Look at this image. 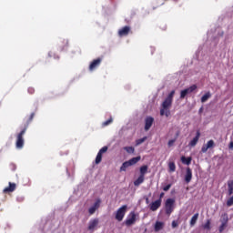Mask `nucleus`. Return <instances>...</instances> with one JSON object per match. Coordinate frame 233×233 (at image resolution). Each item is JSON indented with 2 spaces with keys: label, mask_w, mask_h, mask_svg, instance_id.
<instances>
[{
  "label": "nucleus",
  "mask_w": 233,
  "mask_h": 233,
  "mask_svg": "<svg viewBox=\"0 0 233 233\" xmlns=\"http://www.w3.org/2000/svg\"><path fill=\"white\" fill-rule=\"evenodd\" d=\"M35 116V113H32L30 115V116L25 120L24 128L21 130V132L16 137V143H15L16 148L21 149V148H23V147H25V138L23 137V136H25V134H26V129L28 128V125H30L32 123Z\"/></svg>",
  "instance_id": "nucleus-1"
},
{
  "label": "nucleus",
  "mask_w": 233,
  "mask_h": 233,
  "mask_svg": "<svg viewBox=\"0 0 233 233\" xmlns=\"http://www.w3.org/2000/svg\"><path fill=\"white\" fill-rule=\"evenodd\" d=\"M171 106H172V100L166 98L162 103V108L160 109V116H166V117H168L170 116Z\"/></svg>",
  "instance_id": "nucleus-2"
},
{
  "label": "nucleus",
  "mask_w": 233,
  "mask_h": 233,
  "mask_svg": "<svg viewBox=\"0 0 233 233\" xmlns=\"http://www.w3.org/2000/svg\"><path fill=\"white\" fill-rule=\"evenodd\" d=\"M176 203V199L174 198H167L165 202V210L167 216H170L172 212H174V205Z\"/></svg>",
  "instance_id": "nucleus-3"
},
{
  "label": "nucleus",
  "mask_w": 233,
  "mask_h": 233,
  "mask_svg": "<svg viewBox=\"0 0 233 233\" xmlns=\"http://www.w3.org/2000/svg\"><path fill=\"white\" fill-rule=\"evenodd\" d=\"M127 206L124 205L117 209L115 216L116 221H121L125 218V214H127Z\"/></svg>",
  "instance_id": "nucleus-4"
},
{
  "label": "nucleus",
  "mask_w": 233,
  "mask_h": 233,
  "mask_svg": "<svg viewBox=\"0 0 233 233\" xmlns=\"http://www.w3.org/2000/svg\"><path fill=\"white\" fill-rule=\"evenodd\" d=\"M137 221L136 212L132 211L129 213L127 218L125 220L126 227H132Z\"/></svg>",
  "instance_id": "nucleus-5"
},
{
  "label": "nucleus",
  "mask_w": 233,
  "mask_h": 233,
  "mask_svg": "<svg viewBox=\"0 0 233 233\" xmlns=\"http://www.w3.org/2000/svg\"><path fill=\"white\" fill-rule=\"evenodd\" d=\"M197 89H198V86L193 85V86L182 90L180 92V99H185V97H187V94H192V92H194V90H197Z\"/></svg>",
  "instance_id": "nucleus-6"
},
{
  "label": "nucleus",
  "mask_w": 233,
  "mask_h": 233,
  "mask_svg": "<svg viewBox=\"0 0 233 233\" xmlns=\"http://www.w3.org/2000/svg\"><path fill=\"white\" fill-rule=\"evenodd\" d=\"M108 151V147L105 146L103 147L97 153L95 163L96 165H99V163H101V161L103 160V154H105V152Z\"/></svg>",
  "instance_id": "nucleus-7"
},
{
  "label": "nucleus",
  "mask_w": 233,
  "mask_h": 233,
  "mask_svg": "<svg viewBox=\"0 0 233 233\" xmlns=\"http://www.w3.org/2000/svg\"><path fill=\"white\" fill-rule=\"evenodd\" d=\"M103 61V58H96V59H94L90 65H89V71L90 72H94V70H96V68H98V66L101 65Z\"/></svg>",
  "instance_id": "nucleus-8"
},
{
  "label": "nucleus",
  "mask_w": 233,
  "mask_h": 233,
  "mask_svg": "<svg viewBox=\"0 0 233 233\" xmlns=\"http://www.w3.org/2000/svg\"><path fill=\"white\" fill-rule=\"evenodd\" d=\"M130 30L131 28L128 25L122 27L121 29L118 30L119 37H127V35L130 34Z\"/></svg>",
  "instance_id": "nucleus-9"
},
{
  "label": "nucleus",
  "mask_w": 233,
  "mask_h": 233,
  "mask_svg": "<svg viewBox=\"0 0 233 233\" xmlns=\"http://www.w3.org/2000/svg\"><path fill=\"white\" fill-rule=\"evenodd\" d=\"M101 206V200L100 199H97L94 205L89 208L88 209V213L90 214V216L96 214V210H97V208H99V207Z\"/></svg>",
  "instance_id": "nucleus-10"
},
{
  "label": "nucleus",
  "mask_w": 233,
  "mask_h": 233,
  "mask_svg": "<svg viewBox=\"0 0 233 233\" xmlns=\"http://www.w3.org/2000/svg\"><path fill=\"white\" fill-rule=\"evenodd\" d=\"M152 125H154V117L147 116L145 119V130H146V132H148V129L152 128Z\"/></svg>",
  "instance_id": "nucleus-11"
},
{
  "label": "nucleus",
  "mask_w": 233,
  "mask_h": 233,
  "mask_svg": "<svg viewBox=\"0 0 233 233\" xmlns=\"http://www.w3.org/2000/svg\"><path fill=\"white\" fill-rule=\"evenodd\" d=\"M214 140L208 141L207 145H204L201 147L202 154H207L208 148H214Z\"/></svg>",
  "instance_id": "nucleus-12"
},
{
  "label": "nucleus",
  "mask_w": 233,
  "mask_h": 233,
  "mask_svg": "<svg viewBox=\"0 0 233 233\" xmlns=\"http://www.w3.org/2000/svg\"><path fill=\"white\" fill-rule=\"evenodd\" d=\"M99 225V218H94L89 221L88 230H96V227Z\"/></svg>",
  "instance_id": "nucleus-13"
},
{
  "label": "nucleus",
  "mask_w": 233,
  "mask_h": 233,
  "mask_svg": "<svg viewBox=\"0 0 233 233\" xmlns=\"http://www.w3.org/2000/svg\"><path fill=\"white\" fill-rule=\"evenodd\" d=\"M159 207H161V199H157L150 204L149 208L152 210V212H156Z\"/></svg>",
  "instance_id": "nucleus-14"
},
{
  "label": "nucleus",
  "mask_w": 233,
  "mask_h": 233,
  "mask_svg": "<svg viewBox=\"0 0 233 233\" xmlns=\"http://www.w3.org/2000/svg\"><path fill=\"white\" fill-rule=\"evenodd\" d=\"M16 185L15 183L9 182V186L4 188V194H10V192H14L15 190Z\"/></svg>",
  "instance_id": "nucleus-15"
},
{
  "label": "nucleus",
  "mask_w": 233,
  "mask_h": 233,
  "mask_svg": "<svg viewBox=\"0 0 233 233\" xmlns=\"http://www.w3.org/2000/svg\"><path fill=\"white\" fill-rule=\"evenodd\" d=\"M199 137H201V133L197 131L196 137L189 142V147H196L198 142L199 141Z\"/></svg>",
  "instance_id": "nucleus-16"
},
{
  "label": "nucleus",
  "mask_w": 233,
  "mask_h": 233,
  "mask_svg": "<svg viewBox=\"0 0 233 233\" xmlns=\"http://www.w3.org/2000/svg\"><path fill=\"white\" fill-rule=\"evenodd\" d=\"M185 181L186 183L192 181V169L190 167H187L186 169Z\"/></svg>",
  "instance_id": "nucleus-17"
},
{
  "label": "nucleus",
  "mask_w": 233,
  "mask_h": 233,
  "mask_svg": "<svg viewBox=\"0 0 233 233\" xmlns=\"http://www.w3.org/2000/svg\"><path fill=\"white\" fill-rule=\"evenodd\" d=\"M155 232H159V230H163V228H165V222H161V221H157L155 223Z\"/></svg>",
  "instance_id": "nucleus-18"
},
{
  "label": "nucleus",
  "mask_w": 233,
  "mask_h": 233,
  "mask_svg": "<svg viewBox=\"0 0 233 233\" xmlns=\"http://www.w3.org/2000/svg\"><path fill=\"white\" fill-rule=\"evenodd\" d=\"M139 161H141V156L138 157H135L129 160H127V163L129 164L130 167L139 163Z\"/></svg>",
  "instance_id": "nucleus-19"
},
{
  "label": "nucleus",
  "mask_w": 233,
  "mask_h": 233,
  "mask_svg": "<svg viewBox=\"0 0 233 233\" xmlns=\"http://www.w3.org/2000/svg\"><path fill=\"white\" fill-rule=\"evenodd\" d=\"M228 196L233 194V178L228 180Z\"/></svg>",
  "instance_id": "nucleus-20"
},
{
  "label": "nucleus",
  "mask_w": 233,
  "mask_h": 233,
  "mask_svg": "<svg viewBox=\"0 0 233 233\" xmlns=\"http://www.w3.org/2000/svg\"><path fill=\"white\" fill-rule=\"evenodd\" d=\"M220 223L222 225H228V214L224 213L221 215Z\"/></svg>",
  "instance_id": "nucleus-21"
},
{
  "label": "nucleus",
  "mask_w": 233,
  "mask_h": 233,
  "mask_svg": "<svg viewBox=\"0 0 233 233\" xmlns=\"http://www.w3.org/2000/svg\"><path fill=\"white\" fill-rule=\"evenodd\" d=\"M145 181V177L139 175V177L134 181L135 187H139Z\"/></svg>",
  "instance_id": "nucleus-22"
},
{
  "label": "nucleus",
  "mask_w": 233,
  "mask_h": 233,
  "mask_svg": "<svg viewBox=\"0 0 233 233\" xmlns=\"http://www.w3.org/2000/svg\"><path fill=\"white\" fill-rule=\"evenodd\" d=\"M180 159L183 165H190V163H192V157H186L185 156H183Z\"/></svg>",
  "instance_id": "nucleus-23"
},
{
  "label": "nucleus",
  "mask_w": 233,
  "mask_h": 233,
  "mask_svg": "<svg viewBox=\"0 0 233 233\" xmlns=\"http://www.w3.org/2000/svg\"><path fill=\"white\" fill-rule=\"evenodd\" d=\"M199 218V213H196L190 220V227H194V225H196V223H198V218Z\"/></svg>",
  "instance_id": "nucleus-24"
},
{
  "label": "nucleus",
  "mask_w": 233,
  "mask_h": 233,
  "mask_svg": "<svg viewBox=\"0 0 233 233\" xmlns=\"http://www.w3.org/2000/svg\"><path fill=\"white\" fill-rule=\"evenodd\" d=\"M179 134H180V132L179 131H177V133H176V137L174 138V139H171V140H169L168 141V143H167V147H174V144L176 143V140L177 139V137H179Z\"/></svg>",
  "instance_id": "nucleus-25"
},
{
  "label": "nucleus",
  "mask_w": 233,
  "mask_h": 233,
  "mask_svg": "<svg viewBox=\"0 0 233 233\" xmlns=\"http://www.w3.org/2000/svg\"><path fill=\"white\" fill-rule=\"evenodd\" d=\"M211 96H212V95L210 94V92L206 93V94L201 97V103H207V101H208V99H210Z\"/></svg>",
  "instance_id": "nucleus-26"
},
{
  "label": "nucleus",
  "mask_w": 233,
  "mask_h": 233,
  "mask_svg": "<svg viewBox=\"0 0 233 233\" xmlns=\"http://www.w3.org/2000/svg\"><path fill=\"white\" fill-rule=\"evenodd\" d=\"M147 172H148V166L145 165V166L140 167V176L145 177V175L147 174Z\"/></svg>",
  "instance_id": "nucleus-27"
},
{
  "label": "nucleus",
  "mask_w": 233,
  "mask_h": 233,
  "mask_svg": "<svg viewBox=\"0 0 233 233\" xmlns=\"http://www.w3.org/2000/svg\"><path fill=\"white\" fill-rule=\"evenodd\" d=\"M128 167H130V164L128 163V161L124 162L120 167V172H127V169L128 168Z\"/></svg>",
  "instance_id": "nucleus-28"
},
{
  "label": "nucleus",
  "mask_w": 233,
  "mask_h": 233,
  "mask_svg": "<svg viewBox=\"0 0 233 233\" xmlns=\"http://www.w3.org/2000/svg\"><path fill=\"white\" fill-rule=\"evenodd\" d=\"M168 172H176V163L175 162L168 163Z\"/></svg>",
  "instance_id": "nucleus-29"
},
{
  "label": "nucleus",
  "mask_w": 233,
  "mask_h": 233,
  "mask_svg": "<svg viewBox=\"0 0 233 233\" xmlns=\"http://www.w3.org/2000/svg\"><path fill=\"white\" fill-rule=\"evenodd\" d=\"M146 139H147V137H144L142 138L137 139L136 140V147H139V145H143V143H145Z\"/></svg>",
  "instance_id": "nucleus-30"
},
{
  "label": "nucleus",
  "mask_w": 233,
  "mask_h": 233,
  "mask_svg": "<svg viewBox=\"0 0 233 233\" xmlns=\"http://www.w3.org/2000/svg\"><path fill=\"white\" fill-rule=\"evenodd\" d=\"M124 150H126L127 154H134V152H136V149L134 148V147H124Z\"/></svg>",
  "instance_id": "nucleus-31"
},
{
  "label": "nucleus",
  "mask_w": 233,
  "mask_h": 233,
  "mask_svg": "<svg viewBox=\"0 0 233 233\" xmlns=\"http://www.w3.org/2000/svg\"><path fill=\"white\" fill-rule=\"evenodd\" d=\"M205 230H210V219H208L207 222L203 225Z\"/></svg>",
  "instance_id": "nucleus-32"
},
{
  "label": "nucleus",
  "mask_w": 233,
  "mask_h": 233,
  "mask_svg": "<svg viewBox=\"0 0 233 233\" xmlns=\"http://www.w3.org/2000/svg\"><path fill=\"white\" fill-rule=\"evenodd\" d=\"M113 121H114V119L112 117H110L108 120L102 123V127H108V125H110Z\"/></svg>",
  "instance_id": "nucleus-33"
},
{
  "label": "nucleus",
  "mask_w": 233,
  "mask_h": 233,
  "mask_svg": "<svg viewBox=\"0 0 233 233\" xmlns=\"http://www.w3.org/2000/svg\"><path fill=\"white\" fill-rule=\"evenodd\" d=\"M174 94H176V91H171L169 95L167 96V99H169L170 101H173L174 99Z\"/></svg>",
  "instance_id": "nucleus-34"
},
{
  "label": "nucleus",
  "mask_w": 233,
  "mask_h": 233,
  "mask_svg": "<svg viewBox=\"0 0 233 233\" xmlns=\"http://www.w3.org/2000/svg\"><path fill=\"white\" fill-rule=\"evenodd\" d=\"M171 227L172 228H177V227H179V222H177V220H173L171 223Z\"/></svg>",
  "instance_id": "nucleus-35"
},
{
  "label": "nucleus",
  "mask_w": 233,
  "mask_h": 233,
  "mask_svg": "<svg viewBox=\"0 0 233 233\" xmlns=\"http://www.w3.org/2000/svg\"><path fill=\"white\" fill-rule=\"evenodd\" d=\"M233 206V196L227 200V207Z\"/></svg>",
  "instance_id": "nucleus-36"
},
{
  "label": "nucleus",
  "mask_w": 233,
  "mask_h": 233,
  "mask_svg": "<svg viewBox=\"0 0 233 233\" xmlns=\"http://www.w3.org/2000/svg\"><path fill=\"white\" fill-rule=\"evenodd\" d=\"M228 225L227 224H221L218 228V231L221 233L225 228H227Z\"/></svg>",
  "instance_id": "nucleus-37"
},
{
  "label": "nucleus",
  "mask_w": 233,
  "mask_h": 233,
  "mask_svg": "<svg viewBox=\"0 0 233 233\" xmlns=\"http://www.w3.org/2000/svg\"><path fill=\"white\" fill-rule=\"evenodd\" d=\"M172 187V184H167L166 187H163L164 192H168Z\"/></svg>",
  "instance_id": "nucleus-38"
},
{
  "label": "nucleus",
  "mask_w": 233,
  "mask_h": 233,
  "mask_svg": "<svg viewBox=\"0 0 233 233\" xmlns=\"http://www.w3.org/2000/svg\"><path fill=\"white\" fill-rule=\"evenodd\" d=\"M35 92V89H34V87H29L28 88V93L29 94H34Z\"/></svg>",
  "instance_id": "nucleus-39"
},
{
  "label": "nucleus",
  "mask_w": 233,
  "mask_h": 233,
  "mask_svg": "<svg viewBox=\"0 0 233 233\" xmlns=\"http://www.w3.org/2000/svg\"><path fill=\"white\" fill-rule=\"evenodd\" d=\"M164 197H165V193L162 192V193H160L158 199H160V201H162Z\"/></svg>",
  "instance_id": "nucleus-40"
},
{
  "label": "nucleus",
  "mask_w": 233,
  "mask_h": 233,
  "mask_svg": "<svg viewBox=\"0 0 233 233\" xmlns=\"http://www.w3.org/2000/svg\"><path fill=\"white\" fill-rule=\"evenodd\" d=\"M66 46H68V40H64Z\"/></svg>",
  "instance_id": "nucleus-41"
},
{
  "label": "nucleus",
  "mask_w": 233,
  "mask_h": 233,
  "mask_svg": "<svg viewBox=\"0 0 233 233\" xmlns=\"http://www.w3.org/2000/svg\"><path fill=\"white\" fill-rule=\"evenodd\" d=\"M229 148H233V142H230Z\"/></svg>",
  "instance_id": "nucleus-42"
},
{
  "label": "nucleus",
  "mask_w": 233,
  "mask_h": 233,
  "mask_svg": "<svg viewBox=\"0 0 233 233\" xmlns=\"http://www.w3.org/2000/svg\"><path fill=\"white\" fill-rule=\"evenodd\" d=\"M164 1H168V0H164Z\"/></svg>",
  "instance_id": "nucleus-43"
}]
</instances>
